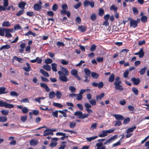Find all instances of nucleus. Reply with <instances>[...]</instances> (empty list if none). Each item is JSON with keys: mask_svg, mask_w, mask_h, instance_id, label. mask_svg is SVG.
Here are the masks:
<instances>
[{"mask_svg": "<svg viewBox=\"0 0 149 149\" xmlns=\"http://www.w3.org/2000/svg\"><path fill=\"white\" fill-rule=\"evenodd\" d=\"M91 74L92 77L94 79H97L99 76V75L98 74L95 72H92Z\"/></svg>", "mask_w": 149, "mask_h": 149, "instance_id": "nucleus-33", "label": "nucleus"}, {"mask_svg": "<svg viewBox=\"0 0 149 149\" xmlns=\"http://www.w3.org/2000/svg\"><path fill=\"white\" fill-rule=\"evenodd\" d=\"M76 96L77 97V98H76V99L78 100H81L83 98L82 95L79 93L76 94Z\"/></svg>", "mask_w": 149, "mask_h": 149, "instance_id": "nucleus-43", "label": "nucleus"}, {"mask_svg": "<svg viewBox=\"0 0 149 149\" xmlns=\"http://www.w3.org/2000/svg\"><path fill=\"white\" fill-rule=\"evenodd\" d=\"M26 65L27 67H25L23 68V69L26 72H29L31 70V67L28 63H26Z\"/></svg>", "mask_w": 149, "mask_h": 149, "instance_id": "nucleus-14", "label": "nucleus"}, {"mask_svg": "<svg viewBox=\"0 0 149 149\" xmlns=\"http://www.w3.org/2000/svg\"><path fill=\"white\" fill-rule=\"evenodd\" d=\"M33 81L37 85H38L39 84V82L38 79L36 77L34 78L33 79Z\"/></svg>", "mask_w": 149, "mask_h": 149, "instance_id": "nucleus-60", "label": "nucleus"}, {"mask_svg": "<svg viewBox=\"0 0 149 149\" xmlns=\"http://www.w3.org/2000/svg\"><path fill=\"white\" fill-rule=\"evenodd\" d=\"M65 143H66V142H63L62 143V144L61 145V146L58 149H64L66 146V145L65 144Z\"/></svg>", "mask_w": 149, "mask_h": 149, "instance_id": "nucleus-51", "label": "nucleus"}, {"mask_svg": "<svg viewBox=\"0 0 149 149\" xmlns=\"http://www.w3.org/2000/svg\"><path fill=\"white\" fill-rule=\"evenodd\" d=\"M41 5L38 4H35L33 6V9L36 10H39L41 9Z\"/></svg>", "mask_w": 149, "mask_h": 149, "instance_id": "nucleus-12", "label": "nucleus"}, {"mask_svg": "<svg viewBox=\"0 0 149 149\" xmlns=\"http://www.w3.org/2000/svg\"><path fill=\"white\" fill-rule=\"evenodd\" d=\"M40 71V72L44 76L47 77H49V75L48 73L46 72L43 69H41Z\"/></svg>", "mask_w": 149, "mask_h": 149, "instance_id": "nucleus-23", "label": "nucleus"}, {"mask_svg": "<svg viewBox=\"0 0 149 149\" xmlns=\"http://www.w3.org/2000/svg\"><path fill=\"white\" fill-rule=\"evenodd\" d=\"M56 44L58 47H60L61 46H64L65 45L64 44L63 42L60 41L58 42Z\"/></svg>", "mask_w": 149, "mask_h": 149, "instance_id": "nucleus-57", "label": "nucleus"}, {"mask_svg": "<svg viewBox=\"0 0 149 149\" xmlns=\"http://www.w3.org/2000/svg\"><path fill=\"white\" fill-rule=\"evenodd\" d=\"M38 143V141L36 140H32L30 141V145L33 146H36Z\"/></svg>", "mask_w": 149, "mask_h": 149, "instance_id": "nucleus-15", "label": "nucleus"}, {"mask_svg": "<svg viewBox=\"0 0 149 149\" xmlns=\"http://www.w3.org/2000/svg\"><path fill=\"white\" fill-rule=\"evenodd\" d=\"M71 74L74 76L75 77L77 78L79 80H81V78L79 76L78 74V71L76 69H72L70 71Z\"/></svg>", "mask_w": 149, "mask_h": 149, "instance_id": "nucleus-5", "label": "nucleus"}, {"mask_svg": "<svg viewBox=\"0 0 149 149\" xmlns=\"http://www.w3.org/2000/svg\"><path fill=\"white\" fill-rule=\"evenodd\" d=\"M144 52L143 51V49L141 48L139 51V57L140 58H142L144 55Z\"/></svg>", "mask_w": 149, "mask_h": 149, "instance_id": "nucleus-20", "label": "nucleus"}, {"mask_svg": "<svg viewBox=\"0 0 149 149\" xmlns=\"http://www.w3.org/2000/svg\"><path fill=\"white\" fill-rule=\"evenodd\" d=\"M69 89L72 93H75L76 91V88L73 86H69Z\"/></svg>", "mask_w": 149, "mask_h": 149, "instance_id": "nucleus-40", "label": "nucleus"}, {"mask_svg": "<svg viewBox=\"0 0 149 149\" xmlns=\"http://www.w3.org/2000/svg\"><path fill=\"white\" fill-rule=\"evenodd\" d=\"M3 0V7L5 8L8 5V0Z\"/></svg>", "mask_w": 149, "mask_h": 149, "instance_id": "nucleus-63", "label": "nucleus"}, {"mask_svg": "<svg viewBox=\"0 0 149 149\" xmlns=\"http://www.w3.org/2000/svg\"><path fill=\"white\" fill-rule=\"evenodd\" d=\"M132 91L134 93V94L135 95H138V93H139V91H138V90L136 88H132Z\"/></svg>", "mask_w": 149, "mask_h": 149, "instance_id": "nucleus-41", "label": "nucleus"}, {"mask_svg": "<svg viewBox=\"0 0 149 149\" xmlns=\"http://www.w3.org/2000/svg\"><path fill=\"white\" fill-rule=\"evenodd\" d=\"M84 72L86 74L87 76L89 75L90 74V71L87 68H86L84 69Z\"/></svg>", "mask_w": 149, "mask_h": 149, "instance_id": "nucleus-52", "label": "nucleus"}, {"mask_svg": "<svg viewBox=\"0 0 149 149\" xmlns=\"http://www.w3.org/2000/svg\"><path fill=\"white\" fill-rule=\"evenodd\" d=\"M76 123L73 122H71L70 123V127L71 128H74L75 126Z\"/></svg>", "mask_w": 149, "mask_h": 149, "instance_id": "nucleus-50", "label": "nucleus"}, {"mask_svg": "<svg viewBox=\"0 0 149 149\" xmlns=\"http://www.w3.org/2000/svg\"><path fill=\"white\" fill-rule=\"evenodd\" d=\"M58 73L59 75V78L61 81L65 82L69 81V79L66 76L69 74L68 71L66 68L62 67L61 71H58Z\"/></svg>", "mask_w": 149, "mask_h": 149, "instance_id": "nucleus-1", "label": "nucleus"}, {"mask_svg": "<svg viewBox=\"0 0 149 149\" xmlns=\"http://www.w3.org/2000/svg\"><path fill=\"white\" fill-rule=\"evenodd\" d=\"M58 140V138H53L52 139V142L50 144V147L53 148L56 146L57 143L56 141Z\"/></svg>", "mask_w": 149, "mask_h": 149, "instance_id": "nucleus-6", "label": "nucleus"}, {"mask_svg": "<svg viewBox=\"0 0 149 149\" xmlns=\"http://www.w3.org/2000/svg\"><path fill=\"white\" fill-rule=\"evenodd\" d=\"M136 128V126H134L132 127L128 128L126 131V132L127 134H128L130 132H133L134 130H135Z\"/></svg>", "mask_w": 149, "mask_h": 149, "instance_id": "nucleus-26", "label": "nucleus"}, {"mask_svg": "<svg viewBox=\"0 0 149 149\" xmlns=\"http://www.w3.org/2000/svg\"><path fill=\"white\" fill-rule=\"evenodd\" d=\"M114 74H111L109 78V81L110 82H113L114 79Z\"/></svg>", "mask_w": 149, "mask_h": 149, "instance_id": "nucleus-35", "label": "nucleus"}, {"mask_svg": "<svg viewBox=\"0 0 149 149\" xmlns=\"http://www.w3.org/2000/svg\"><path fill=\"white\" fill-rule=\"evenodd\" d=\"M97 138L98 136H96L93 137H87L86 138V139L88 141L90 142L94 140Z\"/></svg>", "mask_w": 149, "mask_h": 149, "instance_id": "nucleus-16", "label": "nucleus"}, {"mask_svg": "<svg viewBox=\"0 0 149 149\" xmlns=\"http://www.w3.org/2000/svg\"><path fill=\"white\" fill-rule=\"evenodd\" d=\"M40 86L43 88L47 92H48L50 91V89L47 85L44 83H41L40 84Z\"/></svg>", "mask_w": 149, "mask_h": 149, "instance_id": "nucleus-8", "label": "nucleus"}, {"mask_svg": "<svg viewBox=\"0 0 149 149\" xmlns=\"http://www.w3.org/2000/svg\"><path fill=\"white\" fill-rule=\"evenodd\" d=\"M115 88L116 90H119L120 91H122L124 90V88H123L122 86L120 85H116Z\"/></svg>", "mask_w": 149, "mask_h": 149, "instance_id": "nucleus-27", "label": "nucleus"}, {"mask_svg": "<svg viewBox=\"0 0 149 149\" xmlns=\"http://www.w3.org/2000/svg\"><path fill=\"white\" fill-rule=\"evenodd\" d=\"M117 7L113 5H112L110 8V10H113L114 13L117 12Z\"/></svg>", "mask_w": 149, "mask_h": 149, "instance_id": "nucleus-31", "label": "nucleus"}, {"mask_svg": "<svg viewBox=\"0 0 149 149\" xmlns=\"http://www.w3.org/2000/svg\"><path fill=\"white\" fill-rule=\"evenodd\" d=\"M68 111V110L67 109H65L63 110L62 111L59 110L58 111V112L63 114V117H66L67 116L66 113Z\"/></svg>", "mask_w": 149, "mask_h": 149, "instance_id": "nucleus-13", "label": "nucleus"}, {"mask_svg": "<svg viewBox=\"0 0 149 149\" xmlns=\"http://www.w3.org/2000/svg\"><path fill=\"white\" fill-rule=\"evenodd\" d=\"M104 14V10L102 8H100L99 9V15L100 16H102Z\"/></svg>", "mask_w": 149, "mask_h": 149, "instance_id": "nucleus-58", "label": "nucleus"}, {"mask_svg": "<svg viewBox=\"0 0 149 149\" xmlns=\"http://www.w3.org/2000/svg\"><path fill=\"white\" fill-rule=\"evenodd\" d=\"M132 80L134 84L136 85H138L140 82V79L138 78L134 77L132 79Z\"/></svg>", "mask_w": 149, "mask_h": 149, "instance_id": "nucleus-11", "label": "nucleus"}, {"mask_svg": "<svg viewBox=\"0 0 149 149\" xmlns=\"http://www.w3.org/2000/svg\"><path fill=\"white\" fill-rule=\"evenodd\" d=\"M5 89L6 88L4 87H0V95L6 93L5 92Z\"/></svg>", "mask_w": 149, "mask_h": 149, "instance_id": "nucleus-47", "label": "nucleus"}, {"mask_svg": "<svg viewBox=\"0 0 149 149\" xmlns=\"http://www.w3.org/2000/svg\"><path fill=\"white\" fill-rule=\"evenodd\" d=\"M51 66L52 70L54 72H56L57 65L55 63H53L51 64Z\"/></svg>", "mask_w": 149, "mask_h": 149, "instance_id": "nucleus-22", "label": "nucleus"}, {"mask_svg": "<svg viewBox=\"0 0 149 149\" xmlns=\"http://www.w3.org/2000/svg\"><path fill=\"white\" fill-rule=\"evenodd\" d=\"M105 140L104 139H99L97 140L99 142L97 143L96 145L97 147L96 149H105L106 147L103 145V142Z\"/></svg>", "mask_w": 149, "mask_h": 149, "instance_id": "nucleus-2", "label": "nucleus"}, {"mask_svg": "<svg viewBox=\"0 0 149 149\" xmlns=\"http://www.w3.org/2000/svg\"><path fill=\"white\" fill-rule=\"evenodd\" d=\"M104 85L103 83L102 82H100L98 84L97 87L99 89L102 88Z\"/></svg>", "mask_w": 149, "mask_h": 149, "instance_id": "nucleus-54", "label": "nucleus"}, {"mask_svg": "<svg viewBox=\"0 0 149 149\" xmlns=\"http://www.w3.org/2000/svg\"><path fill=\"white\" fill-rule=\"evenodd\" d=\"M14 58L15 60H16L20 63L22 62V61H23V59L21 58H18L16 56L14 57Z\"/></svg>", "mask_w": 149, "mask_h": 149, "instance_id": "nucleus-62", "label": "nucleus"}, {"mask_svg": "<svg viewBox=\"0 0 149 149\" xmlns=\"http://www.w3.org/2000/svg\"><path fill=\"white\" fill-rule=\"evenodd\" d=\"M89 102L93 106L95 105L96 104V101H95V100L94 99L91 100H89Z\"/></svg>", "mask_w": 149, "mask_h": 149, "instance_id": "nucleus-55", "label": "nucleus"}, {"mask_svg": "<svg viewBox=\"0 0 149 149\" xmlns=\"http://www.w3.org/2000/svg\"><path fill=\"white\" fill-rule=\"evenodd\" d=\"M30 35H32L33 36H35L36 35V34L32 32L31 31H29L27 33L25 34V36H29Z\"/></svg>", "mask_w": 149, "mask_h": 149, "instance_id": "nucleus-38", "label": "nucleus"}, {"mask_svg": "<svg viewBox=\"0 0 149 149\" xmlns=\"http://www.w3.org/2000/svg\"><path fill=\"white\" fill-rule=\"evenodd\" d=\"M44 133L43 136H46L49 135H53V133L52 132H50V131H48L47 132H45V131L44 132Z\"/></svg>", "mask_w": 149, "mask_h": 149, "instance_id": "nucleus-37", "label": "nucleus"}, {"mask_svg": "<svg viewBox=\"0 0 149 149\" xmlns=\"http://www.w3.org/2000/svg\"><path fill=\"white\" fill-rule=\"evenodd\" d=\"M10 95L12 96H17L19 94L15 91H13L10 92Z\"/></svg>", "mask_w": 149, "mask_h": 149, "instance_id": "nucleus-44", "label": "nucleus"}, {"mask_svg": "<svg viewBox=\"0 0 149 149\" xmlns=\"http://www.w3.org/2000/svg\"><path fill=\"white\" fill-rule=\"evenodd\" d=\"M52 62V60L50 58H47L45 60V63L47 64L51 63Z\"/></svg>", "mask_w": 149, "mask_h": 149, "instance_id": "nucleus-45", "label": "nucleus"}, {"mask_svg": "<svg viewBox=\"0 0 149 149\" xmlns=\"http://www.w3.org/2000/svg\"><path fill=\"white\" fill-rule=\"evenodd\" d=\"M10 46L9 45H6L3 46H2L0 47V50H1L5 49H8L10 48Z\"/></svg>", "mask_w": 149, "mask_h": 149, "instance_id": "nucleus-19", "label": "nucleus"}, {"mask_svg": "<svg viewBox=\"0 0 149 149\" xmlns=\"http://www.w3.org/2000/svg\"><path fill=\"white\" fill-rule=\"evenodd\" d=\"M58 111H54L52 113V115L53 116L56 118L58 117Z\"/></svg>", "mask_w": 149, "mask_h": 149, "instance_id": "nucleus-56", "label": "nucleus"}, {"mask_svg": "<svg viewBox=\"0 0 149 149\" xmlns=\"http://www.w3.org/2000/svg\"><path fill=\"white\" fill-rule=\"evenodd\" d=\"M6 29L0 28V36H4L6 31Z\"/></svg>", "mask_w": 149, "mask_h": 149, "instance_id": "nucleus-17", "label": "nucleus"}, {"mask_svg": "<svg viewBox=\"0 0 149 149\" xmlns=\"http://www.w3.org/2000/svg\"><path fill=\"white\" fill-rule=\"evenodd\" d=\"M141 20L143 23L146 22L147 21V17L146 16H142L141 18Z\"/></svg>", "mask_w": 149, "mask_h": 149, "instance_id": "nucleus-53", "label": "nucleus"}, {"mask_svg": "<svg viewBox=\"0 0 149 149\" xmlns=\"http://www.w3.org/2000/svg\"><path fill=\"white\" fill-rule=\"evenodd\" d=\"M0 107H4L5 108L10 109L14 107L13 104H9L6 102H3L2 100L0 101Z\"/></svg>", "mask_w": 149, "mask_h": 149, "instance_id": "nucleus-3", "label": "nucleus"}, {"mask_svg": "<svg viewBox=\"0 0 149 149\" xmlns=\"http://www.w3.org/2000/svg\"><path fill=\"white\" fill-rule=\"evenodd\" d=\"M104 93L101 94L99 95H97L96 97V100L97 101H99L104 96Z\"/></svg>", "mask_w": 149, "mask_h": 149, "instance_id": "nucleus-18", "label": "nucleus"}, {"mask_svg": "<svg viewBox=\"0 0 149 149\" xmlns=\"http://www.w3.org/2000/svg\"><path fill=\"white\" fill-rule=\"evenodd\" d=\"M146 69V67H145L141 69L139 71V73L141 75H143L145 72Z\"/></svg>", "mask_w": 149, "mask_h": 149, "instance_id": "nucleus-42", "label": "nucleus"}, {"mask_svg": "<svg viewBox=\"0 0 149 149\" xmlns=\"http://www.w3.org/2000/svg\"><path fill=\"white\" fill-rule=\"evenodd\" d=\"M84 106L86 109H89L92 107L91 105L88 103H86L84 104Z\"/></svg>", "mask_w": 149, "mask_h": 149, "instance_id": "nucleus-61", "label": "nucleus"}, {"mask_svg": "<svg viewBox=\"0 0 149 149\" xmlns=\"http://www.w3.org/2000/svg\"><path fill=\"white\" fill-rule=\"evenodd\" d=\"M7 120V118L4 116H0V122H5Z\"/></svg>", "mask_w": 149, "mask_h": 149, "instance_id": "nucleus-34", "label": "nucleus"}, {"mask_svg": "<svg viewBox=\"0 0 149 149\" xmlns=\"http://www.w3.org/2000/svg\"><path fill=\"white\" fill-rule=\"evenodd\" d=\"M53 104L54 106L58 107L60 108H61L63 107V106L59 103L54 102L53 103Z\"/></svg>", "mask_w": 149, "mask_h": 149, "instance_id": "nucleus-36", "label": "nucleus"}, {"mask_svg": "<svg viewBox=\"0 0 149 149\" xmlns=\"http://www.w3.org/2000/svg\"><path fill=\"white\" fill-rule=\"evenodd\" d=\"M26 5V3L25 2H21L19 4L18 6L19 8L23 10Z\"/></svg>", "mask_w": 149, "mask_h": 149, "instance_id": "nucleus-28", "label": "nucleus"}, {"mask_svg": "<svg viewBox=\"0 0 149 149\" xmlns=\"http://www.w3.org/2000/svg\"><path fill=\"white\" fill-rule=\"evenodd\" d=\"M91 19L93 21L95 20L96 18V15L95 14L93 13L91 14L90 16Z\"/></svg>", "mask_w": 149, "mask_h": 149, "instance_id": "nucleus-39", "label": "nucleus"}, {"mask_svg": "<svg viewBox=\"0 0 149 149\" xmlns=\"http://www.w3.org/2000/svg\"><path fill=\"white\" fill-rule=\"evenodd\" d=\"M91 1H89L88 0H86L84 3V7H87L88 5H90Z\"/></svg>", "mask_w": 149, "mask_h": 149, "instance_id": "nucleus-46", "label": "nucleus"}, {"mask_svg": "<svg viewBox=\"0 0 149 149\" xmlns=\"http://www.w3.org/2000/svg\"><path fill=\"white\" fill-rule=\"evenodd\" d=\"M117 135H115L112 137H111L109 139L105 141L104 143V145H108L110 143L112 142V141L116 139H117Z\"/></svg>", "mask_w": 149, "mask_h": 149, "instance_id": "nucleus-4", "label": "nucleus"}, {"mask_svg": "<svg viewBox=\"0 0 149 149\" xmlns=\"http://www.w3.org/2000/svg\"><path fill=\"white\" fill-rule=\"evenodd\" d=\"M55 94L57 98L58 99H59L61 98L62 94L61 93L60 91H57Z\"/></svg>", "mask_w": 149, "mask_h": 149, "instance_id": "nucleus-30", "label": "nucleus"}, {"mask_svg": "<svg viewBox=\"0 0 149 149\" xmlns=\"http://www.w3.org/2000/svg\"><path fill=\"white\" fill-rule=\"evenodd\" d=\"M82 113V112L81 111H77L74 113V115L78 116V118L81 119L80 117H81Z\"/></svg>", "mask_w": 149, "mask_h": 149, "instance_id": "nucleus-24", "label": "nucleus"}, {"mask_svg": "<svg viewBox=\"0 0 149 149\" xmlns=\"http://www.w3.org/2000/svg\"><path fill=\"white\" fill-rule=\"evenodd\" d=\"M138 22L135 20L131 19L130 21V26L136 28L137 26Z\"/></svg>", "mask_w": 149, "mask_h": 149, "instance_id": "nucleus-7", "label": "nucleus"}, {"mask_svg": "<svg viewBox=\"0 0 149 149\" xmlns=\"http://www.w3.org/2000/svg\"><path fill=\"white\" fill-rule=\"evenodd\" d=\"M89 116V114L87 113H82L81 117H80L81 119H84L87 118Z\"/></svg>", "mask_w": 149, "mask_h": 149, "instance_id": "nucleus-59", "label": "nucleus"}, {"mask_svg": "<svg viewBox=\"0 0 149 149\" xmlns=\"http://www.w3.org/2000/svg\"><path fill=\"white\" fill-rule=\"evenodd\" d=\"M107 135V132L105 130L103 131L102 132V133L100 134L99 135V137H104Z\"/></svg>", "mask_w": 149, "mask_h": 149, "instance_id": "nucleus-25", "label": "nucleus"}, {"mask_svg": "<svg viewBox=\"0 0 149 149\" xmlns=\"http://www.w3.org/2000/svg\"><path fill=\"white\" fill-rule=\"evenodd\" d=\"M43 68L46 70L47 71H49L51 70V67L50 66L48 65H43Z\"/></svg>", "mask_w": 149, "mask_h": 149, "instance_id": "nucleus-32", "label": "nucleus"}, {"mask_svg": "<svg viewBox=\"0 0 149 149\" xmlns=\"http://www.w3.org/2000/svg\"><path fill=\"white\" fill-rule=\"evenodd\" d=\"M113 116L117 120H123L124 119V117L122 116L119 114H114Z\"/></svg>", "mask_w": 149, "mask_h": 149, "instance_id": "nucleus-10", "label": "nucleus"}, {"mask_svg": "<svg viewBox=\"0 0 149 149\" xmlns=\"http://www.w3.org/2000/svg\"><path fill=\"white\" fill-rule=\"evenodd\" d=\"M1 112L3 115L5 116L7 115L9 113V111L7 110H1Z\"/></svg>", "mask_w": 149, "mask_h": 149, "instance_id": "nucleus-49", "label": "nucleus"}, {"mask_svg": "<svg viewBox=\"0 0 149 149\" xmlns=\"http://www.w3.org/2000/svg\"><path fill=\"white\" fill-rule=\"evenodd\" d=\"M14 29L15 30L21 29L22 27L19 24H17L14 26Z\"/></svg>", "mask_w": 149, "mask_h": 149, "instance_id": "nucleus-64", "label": "nucleus"}, {"mask_svg": "<svg viewBox=\"0 0 149 149\" xmlns=\"http://www.w3.org/2000/svg\"><path fill=\"white\" fill-rule=\"evenodd\" d=\"M55 95V93L53 91H51L49 93V97L50 99L54 98Z\"/></svg>", "mask_w": 149, "mask_h": 149, "instance_id": "nucleus-29", "label": "nucleus"}, {"mask_svg": "<svg viewBox=\"0 0 149 149\" xmlns=\"http://www.w3.org/2000/svg\"><path fill=\"white\" fill-rule=\"evenodd\" d=\"M78 29L81 32H85L86 29V27L85 26H79L78 28Z\"/></svg>", "mask_w": 149, "mask_h": 149, "instance_id": "nucleus-21", "label": "nucleus"}, {"mask_svg": "<svg viewBox=\"0 0 149 149\" xmlns=\"http://www.w3.org/2000/svg\"><path fill=\"white\" fill-rule=\"evenodd\" d=\"M11 26V24L8 21H3L2 24L3 27H8Z\"/></svg>", "mask_w": 149, "mask_h": 149, "instance_id": "nucleus-9", "label": "nucleus"}, {"mask_svg": "<svg viewBox=\"0 0 149 149\" xmlns=\"http://www.w3.org/2000/svg\"><path fill=\"white\" fill-rule=\"evenodd\" d=\"M5 33H6L5 36L7 38L12 37V35L9 32L6 30Z\"/></svg>", "mask_w": 149, "mask_h": 149, "instance_id": "nucleus-48", "label": "nucleus"}]
</instances>
